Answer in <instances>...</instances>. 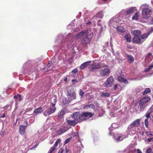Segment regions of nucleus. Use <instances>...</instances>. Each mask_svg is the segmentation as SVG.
Returning a JSON list of instances; mask_svg holds the SVG:
<instances>
[{"label":"nucleus","mask_w":153,"mask_h":153,"mask_svg":"<svg viewBox=\"0 0 153 153\" xmlns=\"http://www.w3.org/2000/svg\"><path fill=\"white\" fill-rule=\"evenodd\" d=\"M73 38L72 34L70 33L67 35L60 34L57 36L55 41L57 45L54 46L56 54L52 58V62H58L59 60L64 58L68 49L76 46V43L73 40Z\"/></svg>","instance_id":"nucleus-1"},{"label":"nucleus","mask_w":153,"mask_h":153,"mask_svg":"<svg viewBox=\"0 0 153 153\" xmlns=\"http://www.w3.org/2000/svg\"><path fill=\"white\" fill-rule=\"evenodd\" d=\"M41 63V61L37 62L34 60H28L23 65V73L28 74L29 72L35 71L37 67Z\"/></svg>","instance_id":"nucleus-2"},{"label":"nucleus","mask_w":153,"mask_h":153,"mask_svg":"<svg viewBox=\"0 0 153 153\" xmlns=\"http://www.w3.org/2000/svg\"><path fill=\"white\" fill-rule=\"evenodd\" d=\"M140 9L142 10V16L144 19H148L152 13L151 7L146 4H142L140 6Z\"/></svg>","instance_id":"nucleus-3"},{"label":"nucleus","mask_w":153,"mask_h":153,"mask_svg":"<svg viewBox=\"0 0 153 153\" xmlns=\"http://www.w3.org/2000/svg\"><path fill=\"white\" fill-rule=\"evenodd\" d=\"M140 120L137 119L134 121L127 128V133L130 135L135 133L137 127L140 124Z\"/></svg>","instance_id":"nucleus-4"},{"label":"nucleus","mask_w":153,"mask_h":153,"mask_svg":"<svg viewBox=\"0 0 153 153\" xmlns=\"http://www.w3.org/2000/svg\"><path fill=\"white\" fill-rule=\"evenodd\" d=\"M112 128L109 127L108 128V130L110 131L109 134L110 135H113V137L116 141H121L123 139L127 137V135H126L125 134H118L117 133H113L112 131Z\"/></svg>","instance_id":"nucleus-5"},{"label":"nucleus","mask_w":153,"mask_h":153,"mask_svg":"<svg viewBox=\"0 0 153 153\" xmlns=\"http://www.w3.org/2000/svg\"><path fill=\"white\" fill-rule=\"evenodd\" d=\"M87 32V30H84L79 33L77 35V36L79 37H81L83 36V38L81 42V43L82 44L88 43L90 41L91 36V33L89 36L90 37H89L88 36L85 35L84 36V35L86 34ZM91 33L93 34L92 33Z\"/></svg>","instance_id":"nucleus-6"},{"label":"nucleus","mask_w":153,"mask_h":153,"mask_svg":"<svg viewBox=\"0 0 153 153\" xmlns=\"http://www.w3.org/2000/svg\"><path fill=\"white\" fill-rule=\"evenodd\" d=\"M122 22L117 17H113L109 21L108 23V25L109 26H112L115 28V26L119 24H121Z\"/></svg>","instance_id":"nucleus-7"},{"label":"nucleus","mask_w":153,"mask_h":153,"mask_svg":"<svg viewBox=\"0 0 153 153\" xmlns=\"http://www.w3.org/2000/svg\"><path fill=\"white\" fill-rule=\"evenodd\" d=\"M150 100V98L149 97H146L142 99L139 102V105L140 108L144 109L148 105L147 102Z\"/></svg>","instance_id":"nucleus-8"},{"label":"nucleus","mask_w":153,"mask_h":153,"mask_svg":"<svg viewBox=\"0 0 153 153\" xmlns=\"http://www.w3.org/2000/svg\"><path fill=\"white\" fill-rule=\"evenodd\" d=\"M72 117L77 123L81 120H83V118H82V114H81L78 112L74 113L72 114Z\"/></svg>","instance_id":"nucleus-9"},{"label":"nucleus","mask_w":153,"mask_h":153,"mask_svg":"<svg viewBox=\"0 0 153 153\" xmlns=\"http://www.w3.org/2000/svg\"><path fill=\"white\" fill-rule=\"evenodd\" d=\"M67 95L69 96L71 99L70 100H73L76 98V95L74 89L68 90L67 92Z\"/></svg>","instance_id":"nucleus-10"},{"label":"nucleus","mask_w":153,"mask_h":153,"mask_svg":"<svg viewBox=\"0 0 153 153\" xmlns=\"http://www.w3.org/2000/svg\"><path fill=\"white\" fill-rule=\"evenodd\" d=\"M124 151L128 152L129 153H142L140 149H138L137 152L134 148L131 147L130 146L128 147L124 150Z\"/></svg>","instance_id":"nucleus-11"},{"label":"nucleus","mask_w":153,"mask_h":153,"mask_svg":"<svg viewBox=\"0 0 153 153\" xmlns=\"http://www.w3.org/2000/svg\"><path fill=\"white\" fill-rule=\"evenodd\" d=\"M114 79L112 76H110L107 78L106 82L105 83L104 86L106 87H110L113 84Z\"/></svg>","instance_id":"nucleus-12"},{"label":"nucleus","mask_w":153,"mask_h":153,"mask_svg":"<svg viewBox=\"0 0 153 153\" xmlns=\"http://www.w3.org/2000/svg\"><path fill=\"white\" fill-rule=\"evenodd\" d=\"M111 71L108 68H105L103 70H101L100 71V75L102 76H108L110 73Z\"/></svg>","instance_id":"nucleus-13"},{"label":"nucleus","mask_w":153,"mask_h":153,"mask_svg":"<svg viewBox=\"0 0 153 153\" xmlns=\"http://www.w3.org/2000/svg\"><path fill=\"white\" fill-rule=\"evenodd\" d=\"M101 67V65L100 64L97 62H94L90 65L89 69L91 71H92L94 69H98Z\"/></svg>","instance_id":"nucleus-14"},{"label":"nucleus","mask_w":153,"mask_h":153,"mask_svg":"<svg viewBox=\"0 0 153 153\" xmlns=\"http://www.w3.org/2000/svg\"><path fill=\"white\" fill-rule=\"evenodd\" d=\"M54 108H49L46 110L45 111L43 112V115L46 117L48 116L51 114H52L55 112L54 111Z\"/></svg>","instance_id":"nucleus-15"},{"label":"nucleus","mask_w":153,"mask_h":153,"mask_svg":"<svg viewBox=\"0 0 153 153\" xmlns=\"http://www.w3.org/2000/svg\"><path fill=\"white\" fill-rule=\"evenodd\" d=\"M69 129V127L67 126H62L59 129V130L57 131V133L59 134H61L66 132Z\"/></svg>","instance_id":"nucleus-16"},{"label":"nucleus","mask_w":153,"mask_h":153,"mask_svg":"<svg viewBox=\"0 0 153 153\" xmlns=\"http://www.w3.org/2000/svg\"><path fill=\"white\" fill-rule=\"evenodd\" d=\"M103 11H102L99 12L97 14H96V15L94 16L92 19V20L94 21V22H95V19L97 20V18H102L103 16Z\"/></svg>","instance_id":"nucleus-17"},{"label":"nucleus","mask_w":153,"mask_h":153,"mask_svg":"<svg viewBox=\"0 0 153 153\" xmlns=\"http://www.w3.org/2000/svg\"><path fill=\"white\" fill-rule=\"evenodd\" d=\"M133 43L136 44H141L143 42L140 36L134 37L132 40Z\"/></svg>","instance_id":"nucleus-18"},{"label":"nucleus","mask_w":153,"mask_h":153,"mask_svg":"<svg viewBox=\"0 0 153 153\" xmlns=\"http://www.w3.org/2000/svg\"><path fill=\"white\" fill-rule=\"evenodd\" d=\"M82 118H83V120H84V117L90 118L93 115V114L91 112H83L82 114Z\"/></svg>","instance_id":"nucleus-19"},{"label":"nucleus","mask_w":153,"mask_h":153,"mask_svg":"<svg viewBox=\"0 0 153 153\" xmlns=\"http://www.w3.org/2000/svg\"><path fill=\"white\" fill-rule=\"evenodd\" d=\"M91 63V61H89L84 62L83 63L81 64L79 67V68L81 70H83L86 67L88 66Z\"/></svg>","instance_id":"nucleus-20"},{"label":"nucleus","mask_w":153,"mask_h":153,"mask_svg":"<svg viewBox=\"0 0 153 153\" xmlns=\"http://www.w3.org/2000/svg\"><path fill=\"white\" fill-rule=\"evenodd\" d=\"M27 128V126L21 125L19 128V131L20 134L23 135L25 133V130Z\"/></svg>","instance_id":"nucleus-21"},{"label":"nucleus","mask_w":153,"mask_h":153,"mask_svg":"<svg viewBox=\"0 0 153 153\" xmlns=\"http://www.w3.org/2000/svg\"><path fill=\"white\" fill-rule=\"evenodd\" d=\"M126 57L128 62L130 63H132L134 62V58L131 55L127 54Z\"/></svg>","instance_id":"nucleus-22"},{"label":"nucleus","mask_w":153,"mask_h":153,"mask_svg":"<svg viewBox=\"0 0 153 153\" xmlns=\"http://www.w3.org/2000/svg\"><path fill=\"white\" fill-rule=\"evenodd\" d=\"M14 98L16 102V103L15 104L16 107H17V105L18 104V102L21 101L22 100L21 96L20 95L18 94L17 95L15 96L14 97Z\"/></svg>","instance_id":"nucleus-23"},{"label":"nucleus","mask_w":153,"mask_h":153,"mask_svg":"<svg viewBox=\"0 0 153 153\" xmlns=\"http://www.w3.org/2000/svg\"><path fill=\"white\" fill-rule=\"evenodd\" d=\"M67 122L69 125L73 126L76 125L77 123L74 120H67Z\"/></svg>","instance_id":"nucleus-24"},{"label":"nucleus","mask_w":153,"mask_h":153,"mask_svg":"<svg viewBox=\"0 0 153 153\" xmlns=\"http://www.w3.org/2000/svg\"><path fill=\"white\" fill-rule=\"evenodd\" d=\"M153 58V56L152 55V53H149L147 54L145 57V60L146 61L149 62L152 60Z\"/></svg>","instance_id":"nucleus-25"},{"label":"nucleus","mask_w":153,"mask_h":153,"mask_svg":"<svg viewBox=\"0 0 153 153\" xmlns=\"http://www.w3.org/2000/svg\"><path fill=\"white\" fill-rule=\"evenodd\" d=\"M117 79L119 82H120L125 84L128 83L127 80L121 76H118Z\"/></svg>","instance_id":"nucleus-26"},{"label":"nucleus","mask_w":153,"mask_h":153,"mask_svg":"<svg viewBox=\"0 0 153 153\" xmlns=\"http://www.w3.org/2000/svg\"><path fill=\"white\" fill-rule=\"evenodd\" d=\"M52 65L53 63H52V61H49L46 66L47 71H49L51 70V69H52Z\"/></svg>","instance_id":"nucleus-27"},{"label":"nucleus","mask_w":153,"mask_h":153,"mask_svg":"<svg viewBox=\"0 0 153 153\" xmlns=\"http://www.w3.org/2000/svg\"><path fill=\"white\" fill-rule=\"evenodd\" d=\"M124 38L128 42H130L131 41V37L129 33H127L125 36Z\"/></svg>","instance_id":"nucleus-28"},{"label":"nucleus","mask_w":153,"mask_h":153,"mask_svg":"<svg viewBox=\"0 0 153 153\" xmlns=\"http://www.w3.org/2000/svg\"><path fill=\"white\" fill-rule=\"evenodd\" d=\"M100 94L101 97H108L110 95V94L107 92H100Z\"/></svg>","instance_id":"nucleus-29"},{"label":"nucleus","mask_w":153,"mask_h":153,"mask_svg":"<svg viewBox=\"0 0 153 153\" xmlns=\"http://www.w3.org/2000/svg\"><path fill=\"white\" fill-rule=\"evenodd\" d=\"M42 111V108L41 107H39L36 108L34 111V113L36 115H37L41 113Z\"/></svg>","instance_id":"nucleus-30"},{"label":"nucleus","mask_w":153,"mask_h":153,"mask_svg":"<svg viewBox=\"0 0 153 153\" xmlns=\"http://www.w3.org/2000/svg\"><path fill=\"white\" fill-rule=\"evenodd\" d=\"M133 34L134 37L140 36L141 33L140 30H134L133 32Z\"/></svg>","instance_id":"nucleus-31"},{"label":"nucleus","mask_w":153,"mask_h":153,"mask_svg":"<svg viewBox=\"0 0 153 153\" xmlns=\"http://www.w3.org/2000/svg\"><path fill=\"white\" fill-rule=\"evenodd\" d=\"M134 7H131L126 10L125 13L127 15L133 13L134 11Z\"/></svg>","instance_id":"nucleus-32"},{"label":"nucleus","mask_w":153,"mask_h":153,"mask_svg":"<svg viewBox=\"0 0 153 153\" xmlns=\"http://www.w3.org/2000/svg\"><path fill=\"white\" fill-rule=\"evenodd\" d=\"M78 73V70L76 68L72 70V71L70 73V74L72 76H75L76 74Z\"/></svg>","instance_id":"nucleus-33"},{"label":"nucleus","mask_w":153,"mask_h":153,"mask_svg":"<svg viewBox=\"0 0 153 153\" xmlns=\"http://www.w3.org/2000/svg\"><path fill=\"white\" fill-rule=\"evenodd\" d=\"M149 35V33H144L141 36V39L142 41H143V42L148 37Z\"/></svg>","instance_id":"nucleus-34"},{"label":"nucleus","mask_w":153,"mask_h":153,"mask_svg":"<svg viewBox=\"0 0 153 153\" xmlns=\"http://www.w3.org/2000/svg\"><path fill=\"white\" fill-rule=\"evenodd\" d=\"M153 68V63L152 64L148 66V68H146L144 69L145 72H148L149 71Z\"/></svg>","instance_id":"nucleus-35"},{"label":"nucleus","mask_w":153,"mask_h":153,"mask_svg":"<svg viewBox=\"0 0 153 153\" xmlns=\"http://www.w3.org/2000/svg\"><path fill=\"white\" fill-rule=\"evenodd\" d=\"M116 29L118 32L121 33L125 31L124 28L118 26L116 27Z\"/></svg>","instance_id":"nucleus-36"},{"label":"nucleus","mask_w":153,"mask_h":153,"mask_svg":"<svg viewBox=\"0 0 153 153\" xmlns=\"http://www.w3.org/2000/svg\"><path fill=\"white\" fill-rule=\"evenodd\" d=\"M54 103H52V102L51 103V106H50V108H54V109H55L54 111L55 112L56 110V107H55L56 101V100L55 99H54Z\"/></svg>","instance_id":"nucleus-37"},{"label":"nucleus","mask_w":153,"mask_h":153,"mask_svg":"<svg viewBox=\"0 0 153 153\" xmlns=\"http://www.w3.org/2000/svg\"><path fill=\"white\" fill-rule=\"evenodd\" d=\"M138 13H136L132 17V19L133 20H137L138 19Z\"/></svg>","instance_id":"nucleus-38"},{"label":"nucleus","mask_w":153,"mask_h":153,"mask_svg":"<svg viewBox=\"0 0 153 153\" xmlns=\"http://www.w3.org/2000/svg\"><path fill=\"white\" fill-rule=\"evenodd\" d=\"M151 92V89L150 88H146L144 91L143 92V94H145L149 93Z\"/></svg>","instance_id":"nucleus-39"},{"label":"nucleus","mask_w":153,"mask_h":153,"mask_svg":"<svg viewBox=\"0 0 153 153\" xmlns=\"http://www.w3.org/2000/svg\"><path fill=\"white\" fill-rule=\"evenodd\" d=\"M84 92L81 89L79 90V95L81 97V99L82 98L84 97Z\"/></svg>","instance_id":"nucleus-40"},{"label":"nucleus","mask_w":153,"mask_h":153,"mask_svg":"<svg viewBox=\"0 0 153 153\" xmlns=\"http://www.w3.org/2000/svg\"><path fill=\"white\" fill-rule=\"evenodd\" d=\"M111 127L114 128H117L119 127V125L116 123H113L111 125Z\"/></svg>","instance_id":"nucleus-41"},{"label":"nucleus","mask_w":153,"mask_h":153,"mask_svg":"<svg viewBox=\"0 0 153 153\" xmlns=\"http://www.w3.org/2000/svg\"><path fill=\"white\" fill-rule=\"evenodd\" d=\"M62 102L64 105L67 104L69 103V102L66 98H64L62 99Z\"/></svg>","instance_id":"nucleus-42"},{"label":"nucleus","mask_w":153,"mask_h":153,"mask_svg":"<svg viewBox=\"0 0 153 153\" xmlns=\"http://www.w3.org/2000/svg\"><path fill=\"white\" fill-rule=\"evenodd\" d=\"M5 117V111H1L0 113V117L1 118H4Z\"/></svg>","instance_id":"nucleus-43"},{"label":"nucleus","mask_w":153,"mask_h":153,"mask_svg":"<svg viewBox=\"0 0 153 153\" xmlns=\"http://www.w3.org/2000/svg\"><path fill=\"white\" fill-rule=\"evenodd\" d=\"M150 110H148L145 114L146 117L148 118H149L150 117V114L151 113L150 112Z\"/></svg>","instance_id":"nucleus-44"},{"label":"nucleus","mask_w":153,"mask_h":153,"mask_svg":"<svg viewBox=\"0 0 153 153\" xmlns=\"http://www.w3.org/2000/svg\"><path fill=\"white\" fill-rule=\"evenodd\" d=\"M105 113V111L103 109H101L99 112V114L98 115V117H102V115Z\"/></svg>","instance_id":"nucleus-45"},{"label":"nucleus","mask_w":153,"mask_h":153,"mask_svg":"<svg viewBox=\"0 0 153 153\" xmlns=\"http://www.w3.org/2000/svg\"><path fill=\"white\" fill-rule=\"evenodd\" d=\"M72 137H71L70 138L66 139L64 143V145H65L67 143H68L71 139Z\"/></svg>","instance_id":"nucleus-46"},{"label":"nucleus","mask_w":153,"mask_h":153,"mask_svg":"<svg viewBox=\"0 0 153 153\" xmlns=\"http://www.w3.org/2000/svg\"><path fill=\"white\" fill-rule=\"evenodd\" d=\"M64 114L62 113V112H60L58 114V117L59 119H60L62 118L63 115Z\"/></svg>","instance_id":"nucleus-47"},{"label":"nucleus","mask_w":153,"mask_h":153,"mask_svg":"<svg viewBox=\"0 0 153 153\" xmlns=\"http://www.w3.org/2000/svg\"><path fill=\"white\" fill-rule=\"evenodd\" d=\"M12 107V105L11 104L7 105L5 106V108L8 109V110H11Z\"/></svg>","instance_id":"nucleus-48"},{"label":"nucleus","mask_w":153,"mask_h":153,"mask_svg":"<svg viewBox=\"0 0 153 153\" xmlns=\"http://www.w3.org/2000/svg\"><path fill=\"white\" fill-rule=\"evenodd\" d=\"M146 153H153V152L150 148H149L147 149Z\"/></svg>","instance_id":"nucleus-49"},{"label":"nucleus","mask_w":153,"mask_h":153,"mask_svg":"<svg viewBox=\"0 0 153 153\" xmlns=\"http://www.w3.org/2000/svg\"><path fill=\"white\" fill-rule=\"evenodd\" d=\"M61 142V140L60 139H58L55 142L54 144V146H57L58 143H59Z\"/></svg>","instance_id":"nucleus-50"},{"label":"nucleus","mask_w":153,"mask_h":153,"mask_svg":"<svg viewBox=\"0 0 153 153\" xmlns=\"http://www.w3.org/2000/svg\"><path fill=\"white\" fill-rule=\"evenodd\" d=\"M148 118L146 119L144 121V123H145V126L146 128H148Z\"/></svg>","instance_id":"nucleus-51"},{"label":"nucleus","mask_w":153,"mask_h":153,"mask_svg":"<svg viewBox=\"0 0 153 153\" xmlns=\"http://www.w3.org/2000/svg\"><path fill=\"white\" fill-rule=\"evenodd\" d=\"M110 47L109 48V49L110 50H111V51H113V45L112 43V42H110Z\"/></svg>","instance_id":"nucleus-52"},{"label":"nucleus","mask_w":153,"mask_h":153,"mask_svg":"<svg viewBox=\"0 0 153 153\" xmlns=\"http://www.w3.org/2000/svg\"><path fill=\"white\" fill-rule=\"evenodd\" d=\"M39 144V143L38 142L37 143H36V144L34 146L32 147L30 149L31 150H33L35 148H36L37 147V146Z\"/></svg>","instance_id":"nucleus-53"},{"label":"nucleus","mask_w":153,"mask_h":153,"mask_svg":"<svg viewBox=\"0 0 153 153\" xmlns=\"http://www.w3.org/2000/svg\"><path fill=\"white\" fill-rule=\"evenodd\" d=\"M153 139V138H151L148 139L146 141L147 143H148L151 142L152 141Z\"/></svg>","instance_id":"nucleus-54"},{"label":"nucleus","mask_w":153,"mask_h":153,"mask_svg":"<svg viewBox=\"0 0 153 153\" xmlns=\"http://www.w3.org/2000/svg\"><path fill=\"white\" fill-rule=\"evenodd\" d=\"M94 142H96L98 140V137L97 135H95L94 137Z\"/></svg>","instance_id":"nucleus-55"},{"label":"nucleus","mask_w":153,"mask_h":153,"mask_svg":"<svg viewBox=\"0 0 153 153\" xmlns=\"http://www.w3.org/2000/svg\"><path fill=\"white\" fill-rule=\"evenodd\" d=\"M56 146H54L53 147H52L50 149V150L49 151H50V152H52L56 148Z\"/></svg>","instance_id":"nucleus-56"},{"label":"nucleus","mask_w":153,"mask_h":153,"mask_svg":"<svg viewBox=\"0 0 153 153\" xmlns=\"http://www.w3.org/2000/svg\"><path fill=\"white\" fill-rule=\"evenodd\" d=\"M110 115L112 117H116L117 116V115L116 114H114L112 112L111 113Z\"/></svg>","instance_id":"nucleus-57"},{"label":"nucleus","mask_w":153,"mask_h":153,"mask_svg":"<svg viewBox=\"0 0 153 153\" xmlns=\"http://www.w3.org/2000/svg\"><path fill=\"white\" fill-rule=\"evenodd\" d=\"M146 134L148 136H149V135L152 136V134L151 133L150 131H146Z\"/></svg>","instance_id":"nucleus-58"},{"label":"nucleus","mask_w":153,"mask_h":153,"mask_svg":"<svg viewBox=\"0 0 153 153\" xmlns=\"http://www.w3.org/2000/svg\"><path fill=\"white\" fill-rule=\"evenodd\" d=\"M5 133V131H1L0 132V135L1 137L4 135Z\"/></svg>","instance_id":"nucleus-59"},{"label":"nucleus","mask_w":153,"mask_h":153,"mask_svg":"<svg viewBox=\"0 0 153 153\" xmlns=\"http://www.w3.org/2000/svg\"><path fill=\"white\" fill-rule=\"evenodd\" d=\"M66 110L65 108H62L61 109V111L62 112V113L64 114L65 113V112L66 111Z\"/></svg>","instance_id":"nucleus-60"},{"label":"nucleus","mask_w":153,"mask_h":153,"mask_svg":"<svg viewBox=\"0 0 153 153\" xmlns=\"http://www.w3.org/2000/svg\"><path fill=\"white\" fill-rule=\"evenodd\" d=\"M97 21H98V22L97 23V25L98 26H101V25L100 23V22H101V21L100 20H97Z\"/></svg>","instance_id":"nucleus-61"},{"label":"nucleus","mask_w":153,"mask_h":153,"mask_svg":"<svg viewBox=\"0 0 153 153\" xmlns=\"http://www.w3.org/2000/svg\"><path fill=\"white\" fill-rule=\"evenodd\" d=\"M71 82L73 84H74L75 83L77 82V81L76 79H73L72 80Z\"/></svg>","instance_id":"nucleus-62"},{"label":"nucleus","mask_w":153,"mask_h":153,"mask_svg":"<svg viewBox=\"0 0 153 153\" xmlns=\"http://www.w3.org/2000/svg\"><path fill=\"white\" fill-rule=\"evenodd\" d=\"M79 135V133L78 132H75L74 133L73 135V137L76 136H78Z\"/></svg>","instance_id":"nucleus-63"},{"label":"nucleus","mask_w":153,"mask_h":153,"mask_svg":"<svg viewBox=\"0 0 153 153\" xmlns=\"http://www.w3.org/2000/svg\"><path fill=\"white\" fill-rule=\"evenodd\" d=\"M150 110V112L152 113L153 112V105H152V107L148 110Z\"/></svg>","instance_id":"nucleus-64"}]
</instances>
